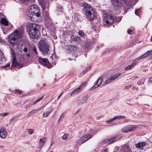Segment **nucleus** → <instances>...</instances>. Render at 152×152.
<instances>
[{
    "instance_id": "nucleus-1",
    "label": "nucleus",
    "mask_w": 152,
    "mask_h": 152,
    "mask_svg": "<svg viewBox=\"0 0 152 152\" xmlns=\"http://www.w3.org/2000/svg\"><path fill=\"white\" fill-rule=\"evenodd\" d=\"M23 33L22 28L18 29L13 32L9 37V43L12 45L16 44L18 39L22 38Z\"/></svg>"
},
{
    "instance_id": "nucleus-2",
    "label": "nucleus",
    "mask_w": 152,
    "mask_h": 152,
    "mask_svg": "<svg viewBox=\"0 0 152 152\" xmlns=\"http://www.w3.org/2000/svg\"><path fill=\"white\" fill-rule=\"evenodd\" d=\"M82 9L83 11L84 12L85 15L89 19L92 20L94 19L96 17V13L94 12L92 8L87 4L84 3L83 4Z\"/></svg>"
},
{
    "instance_id": "nucleus-3",
    "label": "nucleus",
    "mask_w": 152,
    "mask_h": 152,
    "mask_svg": "<svg viewBox=\"0 0 152 152\" xmlns=\"http://www.w3.org/2000/svg\"><path fill=\"white\" fill-rule=\"evenodd\" d=\"M88 134H85L82 136L80 138L76 141V143L78 145H80L84 143L88 140L90 138L93 134H94L96 132V130H94L89 128L87 129Z\"/></svg>"
},
{
    "instance_id": "nucleus-4",
    "label": "nucleus",
    "mask_w": 152,
    "mask_h": 152,
    "mask_svg": "<svg viewBox=\"0 0 152 152\" xmlns=\"http://www.w3.org/2000/svg\"><path fill=\"white\" fill-rule=\"evenodd\" d=\"M40 13L39 8L36 5H34L28 8L27 14L30 18V19L31 21H34V19L31 16V15L39 17L40 15Z\"/></svg>"
},
{
    "instance_id": "nucleus-5",
    "label": "nucleus",
    "mask_w": 152,
    "mask_h": 152,
    "mask_svg": "<svg viewBox=\"0 0 152 152\" xmlns=\"http://www.w3.org/2000/svg\"><path fill=\"white\" fill-rule=\"evenodd\" d=\"M37 24L35 23H30L27 28V31L29 36L33 39L35 38V34L37 31Z\"/></svg>"
},
{
    "instance_id": "nucleus-6",
    "label": "nucleus",
    "mask_w": 152,
    "mask_h": 152,
    "mask_svg": "<svg viewBox=\"0 0 152 152\" xmlns=\"http://www.w3.org/2000/svg\"><path fill=\"white\" fill-rule=\"evenodd\" d=\"M39 50L44 54L47 53L49 50V46L44 40H41L38 43Z\"/></svg>"
},
{
    "instance_id": "nucleus-7",
    "label": "nucleus",
    "mask_w": 152,
    "mask_h": 152,
    "mask_svg": "<svg viewBox=\"0 0 152 152\" xmlns=\"http://www.w3.org/2000/svg\"><path fill=\"white\" fill-rule=\"evenodd\" d=\"M115 17L112 15L107 13L104 15L103 18V23L106 25L111 24L114 21Z\"/></svg>"
},
{
    "instance_id": "nucleus-8",
    "label": "nucleus",
    "mask_w": 152,
    "mask_h": 152,
    "mask_svg": "<svg viewBox=\"0 0 152 152\" xmlns=\"http://www.w3.org/2000/svg\"><path fill=\"white\" fill-rule=\"evenodd\" d=\"M138 127L136 125H129L123 128L122 129L123 132H131L135 131L138 130Z\"/></svg>"
},
{
    "instance_id": "nucleus-9",
    "label": "nucleus",
    "mask_w": 152,
    "mask_h": 152,
    "mask_svg": "<svg viewBox=\"0 0 152 152\" xmlns=\"http://www.w3.org/2000/svg\"><path fill=\"white\" fill-rule=\"evenodd\" d=\"M39 61L40 63L44 65L48 68H50L51 66L49 61L47 59L40 58L39 59Z\"/></svg>"
},
{
    "instance_id": "nucleus-10",
    "label": "nucleus",
    "mask_w": 152,
    "mask_h": 152,
    "mask_svg": "<svg viewBox=\"0 0 152 152\" xmlns=\"http://www.w3.org/2000/svg\"><path fill=\"white\" fill-rule=\"evenodd\" d=\"M112 2L115 7L117 8H120L123 5L122 0H111Z\"/></svg>"
},
{
    "instance_id": "nucleus-11",
    "label": "nucleus",
    "mask_w": 152,
    "mask_h": 152,
    "mask_svg": "<svg viewBox=\"0 0 152 152\" xmlns=\"http://www.w3.org/2000/svg\"><path fill=\"white\" fill-rule=\"evenodd\" d=\"M39 4L43 11L45 9L47 10L49 8L48 3L47 1L45 2L44 0H40Z\"/></svg>"
},
{
    "instance_id": "nucleus-12",
    "label": "nucleus",
    "mask_w": 152,
    "mask_h": 152,
    "mask_svg": "<svg viewBox=\"0 0 152 152\" xmlns=\"http://www.w3.org/2000/svg\"><path fill=\"white\" fill-rule=\"evenodd\" d=\"M121 74L119 73L117 74L116 75H114L110 77L105 82L106 84H108L111 83L113 81L115 80L117 78L121 76Z\"/></svg>"
},
{
    "instance_id": "nucleus-13",
    "label": "nucleus",
    "mask_w": 152,
    "mask_h": 152,
    "mask_svg": "<svg viewBox=\"0 0 152 152\" xmlns=\"http://www.w3.org/2000/svg\"><path fill=\"white\" fill-rule=\"evenodd\" d=\"M12 66H19L21 67V65L19 64L16 60L15 57L13 53L12 54Z\"/></svg>"
},
{
    "instance_id": "nucleus-14",
    "label": "nucleus",
    "mask_w": 152,
    "mask_h": 152,
    "mask_svg": "<svg viewBox=\"0 0 152 152\" xmlns=\"http://www.w3.org/2000/svg\"><path fill=\"white\" fill-rule=\"evenodd\" d=\"M102 78H99L97 81L94 83V85L92 86L91 88V90H93L102 84Z\"/></svg>"
},
{
    "instance_id": "nucleus-15",
    "label": "nucleus",
    "mask_w": 152,
    "mask_h": 152,
    "mask_svg": "<svg viewBox=\"0 0 152 152\" xmlns=\"http://www.w3.org/2000/svg\"><path fill=\"white\" fill-rule=\"evenodd\" d=\"M120 152H132L129 146L125 145L122 146L120 149Z\"/></svg>"
},
{
    "instance_id": "nucleus-16",
    "label": "nucleus",
    "mask_w": 152,
    "mask_h": 152,
    "mask_svg": "<svg viewBox=\"0 0 152 152\" xmlns=\"http://www.w3.org/2000/svg\"><path fill=\"white\" fill-rule=\"evenodd\" d=\"M67 49L72 52H75L79 50V48L75 45H69L67 46Z\"/></svg>"
},
{
    "instance_id": "nucleus-17",
    "label": "nucleus",
    "mask_w": 152,
    "mask_h": 152,
    "mask_svg": "<svg viewBox=\"0 0 152 152\" xmlns=\"http://www.w3.org/2000/svg\"><path fill=\"white\" fill-rule=\"evenodd\" d=\"M7 134L6 130L2 127H1L0 129V137L3 139H5Z\"/></svg>"
},
{
    "instance_id": "nucleus-18",
    "label": "nucleus",
    "mask_w": 152,
    "mask_h": 152,
    "mask_svg": "<svg viewBox=\"0 0 152 152\" xmlns=\"http://www.w3.org/2000/svg\"><path fill=\"white\" fill-rule=\"evenodd\" d=\"M125 118V116H124L119 115L115 116L110 119L106 121V122L107 123H110L111 122H112V121L114 120L118 119H124Z\"/></svg>"
},
{
    "instance_id": "nucleus-19",
    "label": "nucleus",
    "mask_w": 152,
    "mask_h": 152,
    "mask_svg": "<svg viewBox=\"0 0 152 152\" xmlns=\"http://www.w3.org/2000/svg\"><path fill=\"white\" fill-rule=\"evenodd\" d=\"M152 55V50L151 51H148L146 53L142 55V56L139 57L138 58L135 59H133V60H136L137 61V60H140L142 59V58H145L146 57H147L148 55Z\"/></svg>"
},
{
    "instance_id": "nucleus-20",
    "label": "nucleus",
    "mask_w": 152,
    "mask_h": 152,
    "mask_svg": "<svg viewBox=\"0 0 152 152\" xmlns=\"http://www.w3.org/2000/svg\"><path fill=\"white\" fill-rule=\"evenodd\" d=\"M117 137H114L110 139H105L102 141V143H108L109 144L112 142H113L117 140L116 139ZM118 139H117L118 140Z\"/></svg>"
},
{
    "instance_id": "nucleus-21",
    "label": "nucleus",
    "mask_w": 152,
    "mask_h": 152,
    "mask_svg": "<svg viewBox=\"0 0 152 152\" xmlns=\"http://www.w3.org/2000/svg\"><path fill=\"white\" fill-rule=\"evenodd\" d=\"M45 141L46 138L45 137H43L40 139L39 141V149H41L44 146Z\"/></svg>"
},
{
    "instance_id": "nucleus-22",
    "label": "nucleus",
    "mask_w": 152,
    "mask_h": 152,
    "mask_svg": "<svg viewBox=\"0 0 152 152\" xmlns=\"http://www.w3.org/2000/svg\"><path fill=\"white\" fill-rule=\"evenodd\" d=\"M137 63L136 60H132V64L129 65L125 68V70H128L133 68Z\"/></svg>"
},
{
    "instance_id": "nucleus-23",
    "label": "nucleus",
    "mask_w": 152,
    "mask_h": 152,
    "mask_svg": "<svg viewBox=\"0 0 152 152\" xmlns=\"http://www.w3.org/2000/svg\"><path fill=\"white\" fill-rule=\"evenodd\" d=\"M3 14L0 13V18H1V23L5 26H7L8 24V22L5 19L3 18Z\"/></svg>"
},
{
    "instance_id": "nucleus-24",
    "label": "nucleus",
    "mask_w": 152,
    "mask_h": 152,
    "mask_svg": "<svg viewBox=\"0 0 152 152\" xmlns=\"http://www.w3.org/2000/svg\"><path fill=\"white\" fill-rule=\"evenodd\" d=\"M145 144L146 143L145 142H138L135 144V146L137 148L142 150L143 146H145Z\"/></svg>"
},
{
    "instance_id": "nucleus-25",
    "label": "nucleus",
    "mask_w": 152,
    "mask_h": 152,
    "mask_svg": "<svg viewBox=\"0 0 152 152\" xmlns=\"http://www.w3.org/2000/svg\"><path fill=\"white\" fill-rule=\"evenodd\" d=\"M81 90L80 88H77L75 89L71 93L70 95H72L74 94H77Z\"/></svg>"
},
{
    "instance_id": "nucleus-26",
    "label": "nucleus",
    "mask_w": 152,
    "mask_h": 152,
    "mask_svg": "<svg viewBox=\"0 0 152 152\" xmlns=\"http://www.w3.org/2000/svg\"><path fill=\"white\" fill-rule=\"evenodd\" d=\"M71 39L72 41H77L80 39V38L79 37H76L74 35H72L71 37Z\"/></svg>"
},
{
    "instance_id": "nucleus-27",
    "label": "nucleus",
    "mask_w": 152,
    "mask_h": 152,
    "mask_svg": "<svg viewBox=\"0 0 152 152\" xmlns=\"http://www.w3.org/2000/svg\"><path fill=\"white\" fill-rule=\"evenodd\" d=\"M37 113L36 110H34L32 111H31L30 112H29L28 115L27 116L28 117L31 116L33 114L35 113Z\"/></svg>"
},
{
    "instance_id": "nucleus-28",
    "label": "nucleus",
    "mask_w": 152,
    "mask_h": 152,
    "mask_svg": "<svg viewBox=\"0 0 152 152\" xmlns=\"http://www.w3.org/2000/svg\"><path fill=\"white\" fill-rule=\"evenodd\" d=\"M52 112V111H50L48 112H44L43 114V116L44 117H48Z\"/></svg>"
},
{
    "instance_id": "nucleus-29",
    "label": "nucleus",
    "mask_w": 152,
    "mask_h": 152,
    "mask_svg": "<svg viewBox=\"0 0 152 152\" xmlns=\"http://www.w3.org/2000/svg\"><path fill=\"white\" fill-rule=\"evenodd\" d=\"M78 34L80 37H82L83 38H84L85 37V35L82 31H79L78 32Z\"/></svg>"
},
{
    "instance_id": "nucleus-30",
    "label": "nucleus",
    "mask_w": 152,
    "mask_h": 152,
    "mask_svg": "<svg viewBox=\"0 0 152 152\" xmlns=\"http://www.w3.org/2000/svg\"><path fill=\"white\" fill-rule=\"evenodd\" d=\"M43 98V96H42L41 97L39 98L34 103H33V104L34 105L35 104H37L38 102L41 101Z\"/></svg>"
},
{
    "instance_id": "nucleus-31",
    "label": "nucleus",
    "mask_w": 152,
    "mask_h": 152,
    "mask_svg": "<svg viewBox=\"0 0 152 152\" xmlns=\"http://www.w3.org/2000/svg\"><path fill=\"white\" fill-rule=\"evenodd\" d=\"M68 135V134L67 133L64 134L63 136L62 137V139L64 140H65L67 139Z\"/></svg>"
},
{
    "instance_id": "nucleus-32",
    "label": "nucleus",
    "mask_w": 152,
    "mask_h": 152,
    "mask_svg": "<svg viewBox=\"0 0 152 152\" xmlns=\"http://www.w3.org/2000/svg\"><path fill=\"white\" fill-rule=\"evenodd\" d=\"M144 82V80L143 79H142L141 80H139L137 82V84L138 85H140L143 84Z\"/></svg>"
},
{
    "instance_id": "nucleus-33",
    "label": "nucleus",
    "mask_w": 152,
    "mask_h": 152,
    "mask_svg": "<svg viewBox=\"0 0 152 152\" xmlns=\"http://www.w3.org/2000/svg\"><path fill=\"white\" fill-rule=\"evenodd\" d=\"M87 72V70H84L82 72L80 75H79V77H80L82 76H83L85 74V73Z\"/></svg>"
},
{
    "instance_id": "nucleus-34",
    "label": "nucleus",
    "mask_w": 152,
    "mask_h": 152,
    "mask_svg": "<svg viewBox=\"0 0 152 152\" xmlns=\"http://www.w3.org/2000/svg\"><path fill=\"white\" fill-rule=\"evenodd\" d=\"M34 132V130L32 129H29L28 130V132L29 134H32Z\"/></svg>"
},
{
    "instance_id": "nucleus-35",
    "label": "nucleus",
    "mask_w": 152,
    "mask_h": 152,
    "mask_svg": "<svg viewBox=\"0 0 152 152\" xmlns=\"http://www.w3.org/2000/svg\"><path fill=\"white\" fill-rule=\"evenodd\" d=\"M22 91H21V90H19V89H16V90H15V92L16 93V94H21L22 93Z\"/></svg>"
},
{
    "instance_id": "nucleus-36",
    "label": "nucleus",
    "mask_w": 152,
    "mask_h": 152,
    "mask_svg": "<svg viewBox=\"0 0 152 152\" xmlns=\"http://www.w3.org/2000/svg\"><path fill=\"white\" fill-rule=\"evenodd\" d=\"M86 84V82H85L82 84L78 88H80V89L81 90L82 89V88L84 86H85Z\"/></svg>"
},
{
    "instance_id": "nucleus-37",
    "label": "nucleus",
    "mask_w": 152,
    "mask_h": 152,
    "mask_svg": "<svg viewBox=\"0 0 152 152\" xmlns=\"http://www.w3.org/2000/svg\"><path fill=\"white\" fill-rule=\"evenodd\" d=\"M32 50L34 52V53L36 54H37V52L36 48V47L34 46L33 47H32Z\"/></svg>"
},
{
    "instance_id": "nucleus-38",
    "label": "nucleus",
    "mask_w": 152,
    "mask_h": 152,
    "mask_svg": "<svg viewBox=\"0 0 152 152\" xmlns=\"http://www.w3.org/2000/svg\"><path fill=\"white\" fill-rule=\"evenodd\" d=\"M8 114V113H3L0 114V116L4 117L7 116Z\"/></svg>"
},
{
    "instance_id": "nucleus-39",
    "label": "nucleus",
    "mask_w": 152,
    "mask_h": 152,
    "mask_svg": "<svg viewBox=\"0 0 152 152\" xmlns=\"http://www.w3.org/2000/svg\"><path fill=\"white\" fill-rule=\"evenodd\" d=\"M140 12V9L137 10L135 12V14L137 15H138L139 13Z\"/></svg>"
},
{
    "instance_id": "nucleus-40",
    "label": "nucleus",
    "mask_w": 152,
    "mask_h": 152,
    "mask_svg": "<svg viewBox=\"0 0 152 152\" xmlns=\"http://www.w3.org/2000/svg\"><path fill=\"white\" fill-rule=\"evenodd\" d=\"M128 33L130 34H134L133 31H132L128 30L127 31Z\"/></svg>"
},
{
    "instance_id": "nucleus-41",
    "label": "nucleus",
    "mask_w": 152,
    "mask_h": 152,
    "mask_svg": "<svg viewBox=\"0 0 152 152\" xmlns=\"http://www.w3.org/2000/svg\"><path fill=\"white\" fill-rule=\"evenodd\" d=\"M136 78H137V77L136 76H134L133 77L130 78V79L131 80H134V79Z\"/></svg>"
},
{
    "instance_id": "nucleus-42",
    "label": "nucleus",
    "mask_w": 152,
    "mask_h": 152,
    "mask_svg": "<svg viewBox=\"0 0 152 152\" xmlns=\"http://www.w3.org/2000/svg\"><path fill=\"white\" fill-rule=\"evenodd\" d=\"M132 88L133 90L136 89L137 91H138V88L137 87H136L135 86H133Z\"/></svg>"
},
{
    "instance_id": "nucleus-43",
    "label": "nucleus",
    "mask_w": 152,
    "mask_h": 152,
    "mask_svg": "<svg viewBox=\"0 0 152 152\" xmlns=\"http://www.w3.org/2000/svg\"><path fill=\"white\" fill-rule=\"evenodd\" d=\"M1 58H0V60H1V61H3L5 60L4 58L2 55L1 56Z\"/></svg>"
},
{
    "instance_id": "nucleus-44",
    "label": "nucleus",
    "mask_w": 152,
    "mask_h": 152,
    "mask_svg": "<svg viewBox=\"0 0 152 152\" xmlns=\"http://www.w3.org/2000/svg\"><path fill=\"white\" fill-rule=\"evenodd\" d=\"M101 152H108L107 149L105 148L101 151Z\"/></svg>"
},
{
    "instance_id": "nucleus-45",
    "label": "nucleus",
    "mask_w": 152,
    "mask_h": 152,
    "mask_svg": "<svg viewBox=\"0 0 152 152\" xmlns=\"http://www.w3.org/2000/svg\"><path fill=\"white\" fill-rule=\"evenodd\" d=\"M132 86V85L131 84L130 85H129L126 86V89H129V88H130Z\"/></svg>"
},
{
    "instance_id": "nucleus-46",
    "label": "nucleus",
    "mask_w": 152,
    "mask_h": 152,
    "mask_svg": "<svg viewBox=\"0 0 152 152\" xmlns=\"http://www.w3.org/2000/svg\"><path fill=\"white\" fill-rule=\"evenodd\" d=\"M63 94V92H62L58 96V97L57 98V99H59L60 98V97L61 96V95Z\"/></svg>"
},
{
    "instance_id": "nucleus-47",
    "label": "nucleus",
    "mask_w": 152,
    "mask_h": 152,
    "mask_svg": "<svg viewBox=\"0 0 152 152\" xmlns=\"http://www.w3.org/2000/svg\"><path fill=\"white\" fill-rule=\"evenodd\" d=\"M10 66V64L9 63L7 64L6 65L4 66V68H5L6 67H9Z\"/></svg>"
},
{
    "instance_id": "nucleus-48",
    "label": "nucleus",
    "mask_w": 152,
    "mask_h": 152,
    "mask_svg": "<svg viewBox=\"0 0 152 152\" xmlns=\"http://www.w3.org/2000/svg\"><path fill=\"white\" fill-rule=\"evenodd\" d=\"M23 51L25 52H26L28 51V49L27 48H25L23 49Z\"/></svg>"
},
{
    "instance_id": "nucleus-49",
    "label": "nucleus",
    "mask_w": 152,
    "mask_h": 152,
    "mask_svg": "<svg viewBox=\"0 0 152 152\" xmlns=\"http://www.w3.org/2000/svg\"><path fill=\"white\" fill-rule=\"evenodd\" d=\"M148 83H152V78H151L149 79L148 80Z\"/></svg>"
},
{
    "instance_id": "nucleus-50",
    "label": "nucleus",
    "mask_w": 152,
    "mask_h": 152,
    "mask_svg": "<svg viewBox=\"0 0 152 152\" xmlns=\"http://www.w3.org/2000/svg\"><path fill=\"white\" fill-rule=\"evenodd\" d=\"M58 8L60 11H62V8L61 6H60L59 7H58Z\"/></svg>"
},
{
    "instance_id": "nucleus-51",
    "label": "nucleus",
    "mask_w": 152,
    "mask_h": 152,
    "mask_svg": "<svg viewBox=\"0 0 152 152\" xmlns=\"http://www.w3.org/2000/svg\"><path fill=\"white\" fill-rule=\"evenodd\" d=\"M0 148H2L4 149L5 148V146L3 145H0Z\"/></svg>"
},
{
    "instance_id": "nucleus-52",
    "label": "nucleus",
    "mask_w": 152,
    "mask_h": 152,
    "mask_svg": "<svg viewBox=\"0 0 152 152\" xmlns=\"http://www.w3.org/2000/svg\"><path fill=\"white\" fill-rule=\"evenodd\" d=\"M87 99V96H86L83 99V100H84L85 101H84V102H86V99Z\"/></svg>"
},
{
    "instance_id": "nucleus-53",
    "label": "nucleus",
    "mask_w": 152,
    "mask_h": 152,
    "mask_svg": "<svg viewBox=\"0 0 152 152\" xmlns=\"http://www.w3.org/2000/svg\"><path fill=\"white\" fill-rule=\"evenodd\" d=\"M65 115V114L64 113H62L61 115V116H62L63 118H64V117Z\"/></svg>"
},
{
    "instance_id": "nucleus-54",
    "label": "nucleus",
    "mask_w": 152,
    "mask_h": 152,
    "mask_svg": "<svg viewBox=\"0 0 152 152\" xmlns=\"http://www.w3.org/2000/svg\"><path fill=\"white\" fill-rule=\"evenodd\" d=\"M116 124V123H114L113 124V123H111L110 124V126H113L115 125Z\"/></svg>"
},
{
    "instance_id": "nucleus-55",
    "label": "nucleus",
    "mask_w": 152,
    "mask_h": 152,
    "mask_svg": "<svg viewBox=\"0 0 152 152\" xmlns=\"http://www.w3.org/2000/svg\"><path fill=\"white\" fill-rule=\"evenodd\" d=\"M63 118V117H62V116H61L59 119L58 120V121H60L61 120V118Z\"/></svg>"
},
{
    "instance_id": "nucleus-56",
    "label": "nucleus",
    "mask_w": 152,
    "mask_h": 152,
    "mask_svg": "<svg viewBox=\"0 0 152 152\" xmlns=\"http://www.w3.org/2000/svg\"><path fill=\"white\" fill-rule=\"evenodd\" d=\"M41 110V108H39L37 109H36L37 111V112H38L40 110Z\"/></svg>"
},
{
    "instance_id": "nucleus-57",
    "label": "nucleus",
    "mask_w": 152,
    "mask_h": 152,
    "mask_svg": "<svg viewBox=\"0 0 152 152\" xmlns=\"http://www.w3.org/2000/svg\"><path fill=\"white\" fill-rule=\"evenodd\" d=\"M41 110V108H39L37 109H36L37 111V112H38L40 110Z\"/></svg>"
},
{
    "instance_id": "nucleus-58",
    "label": "nucleus",
    "mask_w": 152,
    "mask_h": 152,
    "mask_svg": "<svg viewBox=\"0 0 152 152\" xmlns=\"http://www.w3.org/2000/svg\"><path fill=\"white\" fill-rule=\"evenodd\" d=\"M86 47L87 49H89V46H88V47L87 46H86Z\"/></svg>"
},
{
    "instance_id": "nucleus-59",
    "label": "nucleus",
    "mask_w": 152,
    "mask_h": 152,
    "mask_svg": "<svg viewBox=\"0 0 152 152\" xmlns=\"http://www.w3.org/2000/svg\"><path fill=\"white\" fill-rule=\"evenodd\" d=\"M125 2H128V0H123Z\"/></svg>"
},
{
    "instance_id": "nucleus-60",
    "label": "nucleus",
    "mask_w": 152,
    "mask_h": 152,
    "mask_svg": "<svg viewBox=\"0 0 152 152\" xmlns=\"http://www.w3.org/2000/svg\"><path fill=\"white\" fill-rule=\"evenodd\" d=\"M26 54L27 55V56L28 57H29V56H30V55H29V54Z\"/></svg>"
},
{
    "instance_id": "nucleus-61",
    "label": "nucleus",
    "mask_w": 152,
    "mask_h": 152,
    "mask_svg": "<svg viewBox=\"0 0 152 152\" xmlns=\"http://www.w3.org/2000/svg\"><path fill=\"white\" fill-rule=\"evenodd\" d=\"M151 41L152 42V37H151Z\"/></svg>"
},
{
    "instance_id": "nucleus-62",
    "label": "nucleus",
    "mask_w": 152,
    "mask_h": 152,
    "mask_svg": "<svg viewBox=\"0 0 152 152\" xmlns=\"http://www.w3.org/2000/svg\"><path fill=\"white\" fill-rule=\"evenodd\" d=\"M0 53H1V54H2V55H3V53H2V52H0Z\"/></svg>"
},
{
    "instance_id": "nucleus-63",
    "label": "nucleus",
    "mask_w": 152,
    "mask_h": 152,
    "mask_svg": "<svg viewBox=\"0 0 152 152\" xmlns=\"http://www.w3.org/2000/svg\"><path fill=\"white\" fill-rule=\"evenodd\" d=\"M23 59H24V57H23Z\"/></svg>"
},
{
    "instance_id": "nucleus-64",
    "label": "nucleus",
    "mask_w": 152,
    "mask_h": 152,
    "mask_svg": "<svg viewBox=\"0 0 152 152\" xmlns=\"http://www.w3.org/2000/svg\"><path fill=\"white\" fill-rule=\"evenodd\" d=\"M50 152H53V151H50Z\"/></svg>"
}]
</instances>
